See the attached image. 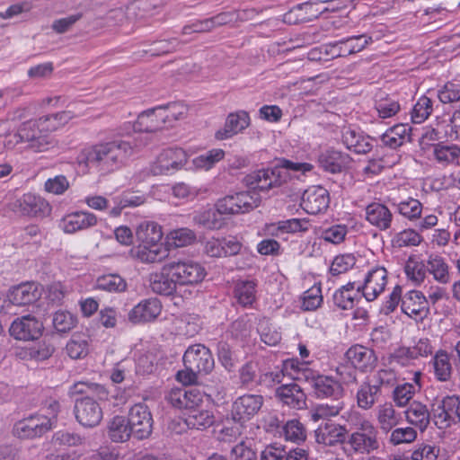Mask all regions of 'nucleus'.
Wrapping results in <instances>:
<instances>
[{
    "label": "nucleus",
    "instance_id": "8fccbe9b",
    "mask_svg": "<svg viewBox=\"0 0 460 460\" xmlns=\"http://www.w3.org/2000/svg\"><path fill=\"white\" fill-rule=\"evenodd\" d=\"M96 288L108 292H122L126 290L127 283L118 274H106L97 279Z\"/></svg>",
    "mask_w": 460,
    "mask_h": 460
},
{
    "label": "nucleus",
    "instance_id": "72a5a7b5",
    "mask_svg": "<svg viewBox=\"0 0 460 460\" xmlns=\"http://www.w3.org/2000/svg\"><path fill=\"white\" fill-rule=\"evenodd\" d=\"M412 128L409 124H397L388 128L382 136L381 141L384 146L396 149L402 146L405 141L411 142Z\"/></svg>",
    "mask_w": 460,
    "mask_h": 460
},
{
    "label": "nucleus",
    "instance_id": "052dcab7",
    "mask_svg": "<svg viewBox=\"0 0 460 460\" xmlns=\"http://www.w3.org/2000/svg\"><path fill=\"white\" fill-rule=\"evenodd\" d=\"M357 259L352 253L337 255L330 267L332 276H338L347 272L356 264Z\"/></svg>",
    "mask_w": 460,
    "mask_h": 460
},
{
    "label": "nucleus",
    "instance_id": "774afa93",
    "mask_svg": "<svg viewBox=\"0 0 460 460\" xmlns=\"http://www.w3.org/2000/svg\"><path fill=\"white\" fill-rule=\"evenodd\" d=\"M398 212L410 220L418 219L422 212V204L415 199H409L397 205Z\"/></svg>",
    "mask_w": 460,
    "mask_h": 460
},
{
    "label": "nucleus",
    "instance_id": "c756f323",
    "mask_svg": "<svg viewBox=\"0 0 460 460\" xmlns=\"http://www.w3.org/2000/svg\"><path fill=\"white\" fill-rule=\"evenodd\" d=\"M97 217L88 211H76L66 215L62 219L63 230L67 234L88 229L96 226Z\"/></svg>",
    "mask_w": 460,
    "mask_h": 460
},
{
    "label": "nucleus",
    "instance_id": "f704fd0d",
    "mask_svg": "<svg viewBox=\"0 0 460 460\" xmlns=\"http://www.w3.org/2000/svg\"><path fill=\"white\" fill-rule=\"evenodd\" d=\"M130 429L127 417L116 415L108 423L107 434L112 442L124 443L133 437Z\"/></svg>",
    "mask_w": 460,
    "mask_h": 460
},
{
    "label": "nucleus",
    "instance_id": "13d9d810",
    "mask_svg": "<svg viewBox=\"0 0 460 460\" xmlns=\"http://www.w3.org/2000/svg\"><path fill=\"white\" fill-rule=\"evenodd\" d=\"M432 110V101L425 95L421 96L413 106L411 111L412 122L417 124L423 122L431 114Z\"/></svg>",
    "mask_w": 460,
    "mask_h": 460
},
{
    "label": "nucleus",
    "instance_id": "680f3d73",
    "mask_svg": "<svg viewBox=\"0 0 460 460\" xmlns=\"http://www.w3.org/2000/svg\"><path fill=\"white\" fill-rule=\"evenodd\" d=\"M54 352L55 346L50 339L47 338H44L40 342L29 349L31 358L40 361L49 358Z\"/></svg>",
    "mask_w": 460,
    "mask_h": 460
},
{
    "label": "nucleus",
    "instance_id": "4468645a",
    "mask_svg": "<svg viewBox=\"0 0 460 460\" xmlns=\"http://www.w3.org/2000/svg\"><path fill=\"white\" fill-rule=\"evenodd\" d=\"M187 159L186 152L181 147L164 149L151 165V172L154 175L172 173L182 168L186 164Z\"/></svg>",
    "mask_w": 460,
    "mask_h": 460
},
{
    "label": "nucleus",
    "instance_id": "603ef678",
    "mask_svg": "<svg viewBox=\"0 0 460 460\" xmlns=\"http://www.w3.org/2000/svg\"><path fill=\"white\" fill-rule=\"evenodd\" d=\"M52 323L58 332L66 333L75 327L77 318L68 311L58 310L53 314Z\"/></svg>",
    "mask_w": 460,
    "mask_h": 460
},
{
    "label": "nucleus",
    "instance_id": "de8ad7c7",
    "mask_svg": "<svg viewBox=\"0 0 460 460\" xmlns=\"http://www.w3.org/2000/svg\"><path fill=\"white\" fill-rule=\"evenodd\" d=\"M433 155L438 163L442 164H458L460 158V146L456 145H434Z\"/></svg>",
    "mask_w": 460,
    "mask_h": 460
},
{
    "label": "nucleus",
    "instance_id": "c85d7f7f",
    "mask_svg": "<svg viewBox=\"0 0 460 460\" xmlns=\"http://www.w3.org/2000/svg\"><path fill=\"white\" fill-rule=\"evenodd\" d=\"M250 125V117L248 112L239 111L234 113H230L226 120L225 126L222 129L216 132V138L218 140L227 139L233 136L242 132Z\"/></svg>",
    "mask_w": 460,
    "mask_h": 460
},
{
    "label": "nucleus",
    "instance_id": "7c9ffc66",
    "mask_svg": "<svg viewBox=\"0 0 460 460\" xmlns=\"http://www.w3.org/2000/svg\"><path fill=\"white\" fill-rule=\"evenodd\" d=\"M318 163L325 172L340 173L347 168L350 163V157L341 151L328 149L320 154Z\"/></svg>",
    "mask_w": 460,
    "mask_h": 460
},
{
    "label": "nucleus",
    "instance_id": "393cba45",
    "mask_svg": "<svg viewBox=\"0 0 460 460\" xmlns=\"http://www.w3.org/2000/svg\"><path fill=\"white\" fill-rule=\"evenodd\" d=\"M162 305L157 298L140 301L128 314V321L134 324L155 320L161 314Z\"/></svg>",
    "mask_w": 460,
    "mask_h": 460
},
{
    "label": "nucleus",
    "instance_id": "5701e85b",
    "mask_svg": "<svg viewBox=\"0 0 460 460\" xmlns=\"http://www.w3.org/2000/svg\"><path fill=\"white\" fill-rule=\"evenodd\" d=\"M348 430L345 426L326 420L315 430V439L319 444L332 447L347 442Z\"/></svg>",
    "mask_w": 460,
    "mask_h": 460
},
{
    "label": "nucleus",
    "instance_id": "79ce46f5",
    "mask_svg": "<svg viewBox=\"0 0 460 460\" xmlns=\"http://www.w3.org/2000/svg\"><path fill=\"white\" fill-rule=\"evenodd\" d=\"M216 353L220 364L228 372L234 371L236 367L238 359L232 346L228 343L227 339L222 336L216 343Z\"/></svg>",
    "mask_w": 460,
    "mask_h": 460
},
{
    "label": "nucleus",
    "instance_id": "a19ab883",
    "mask_svg": "<svg viewBox=\"0 0 460 460\" xmlns=\"http://www.w3.org/2000/svg\"><path fill=\"white\" fill-rule=\"evenodd\" d=\"M221 215L217 211V208L216 209H205L193 216V222L195 225L205 229L218 230L225 225L224 219L220 217Z\"/></svg>",
    "mask_w": 460,
    "mask_h": 460
},
{
    "label": "nucleus",
    "instance_id": "e2e57ef3",
    "mask_svg": "<svg viewBox=\"0 0 460 460\" xmlns=\"http://www.w3.org/2000/svg\"><path fill=\"white\" fill-rule=\"evenodd\" d=\"M224 336L226 339L231 337L236 341H245L250 336V324L244 319H237L230 324Z\"/></svg>",
    "mask_w": 460,
    "mask_h": 460
},
{
    "label": "nucleus",
    "instance_id": "9b49d317",
    "mask_svg": "<svg viewBox=\"0 0 460 460\" xmlns=\"http://www.w3.org/2000/svg\"><path fill=\"white\" fill-rule=\"evenodd\" d=\"M172 278L177 285H195L203 280L206 276L205 269L192 261H172L167 262Z\"/></svg>",
    "mask_w": 460,
    "mask_h": 460
},
{
    "label": "nucleus",
    "instance_id": "49530a36",
    "mask_svg": "<svg viewBox=\"0 0 460 460\" xmlns=\"http://www.w3.org/2000/svg\"><path fill=\"white\" fill-rule=\"evenodd\" d=\"M376 418L379 429L385 434L390 432L399 422V417L390 403H385L378 407Z\"/></svg>",
    "mask_w": 460,
    "mask_h": 460
},
{
    "label": "nucleus",
    "instance_id": "c9c22d12",
    "mask_svg": "<svg viewBox=\"0 0 460 460\" xmlns=\"http://www.w3.org/2000/svg\"><path fill=\"white\" fill-rule=\"evenodd\" d=\"M342 142L348 149L356 154H367L372 148L373 145L368 137L361 136L356 130L349 128H344L342 131Z\"/></svg>",
    "mask_w": 460,
    "mask_h": 460
},
{
    "label": "nucleus",
    "instance_id": "ea45409f",
    "mask_svg": "<svg viewBox=\"0 0 460 460\" xmlns=\"http://www.w3.org/2000/svg\"><path fill=\"white\" fill-rule=\"evenodd\" d=\"M185 423L190 429H206L215 422L214 414L203 409H191L185 417Z\"/></svg>",
    "mask_w": 460,
    "mask_h": 460
},
{
    "label": "nucleus",
    "instance_id": "5fc2aeb1",
    "mask_svg": "<svg viewBox=\"0 0 460 460\" xmlns=\"http://www.w3.org/2000/svg\"><path fill=\"white\" fill-rule=\"evenodd\" d=\"M39 119L40 123H42L43 128L49 133L66 124L72 119V115L70 111H64L42 116Z\"/></svg>",
    "mask_w": 460,
    "mask_h": 460
},
{
    "label": "nucleus",
    "instance_id": "4be33fe9",
    "mask_svg": "<svg viewBox=\"0 0 460 460\" xmlns=\"http://www.w3.org/2000/svg\"><path fill=\"white\" fill-rule=\"evenodd\" d=\"M386 375L385 370H381L375 376V384L364 382L360 385L357 392V404L362 410L371 409L381 396V385L384 383V376Z\"/></svg>",
    "mask_w": 460,
    "mask_h": 460
},
{
    "label": "nucleus",
    "instance_id": "c03bdc74",
    "mask_svg": "<svg viewBox=\"0 0 460 460\" xmlns=\"http://www.w3.org/2000/svg\"><path fill=\"white\" fill-rule=\"evenodd\" d=\"M427 270L433 275V278L441 284H447L450 281L448 265L444 258L439 255H430L427 261Z\"/></svg>",
    "mask_w": 460,
    "mask_h": 460
},
{
    "label": "nucleus",
    "instance_id": "58836bf2",
    "mask_svg": "<svg viewBox=\"0 0 460 460\" xmlns=\"http://www.w3.org/2000/svg\"><path fill=\"white\" fill-rule=\"evenodd\" d=\"M132 254L144 263L161 262L168 255L167 251L162 245L144 243L132 250Z\"/></svg>",
    "mask_w": 460,
    "mask_h": 460
},
{
    "label": "nucleus",
    "instance_id": "864d4df0",
    "mask_svg": "<svg viewBox=\"0 0 460 460\" xmlns=\"http://www.w3.org/2000/svg\"><path fill=\"white\" fill-rule=\"evenodd\" d=\"M163 108V119L165 124L172 126V122L182 119L188 111V108L181 102H172L165 105H160Z\"/></svg>",
    "mask_w": 460,
    "mask_h": 460
},
{
    "label": "nucleus",
    "instance_id": "aec40b11",
    "mask_svg": "<svg viewBox=\"0 0 460 460\" xmlns=\"http://www.w3.org/2000/svg\"><path fill=\"white\" fill-rule=\"evenodd\" d=\"M330 204L328 190L322 186H312L305 190L302 196L303 209L312 215L324 212Z\"/></svg>",
    "mask_w": 460,
    "mask_h": 460
},
{
    "label": "nucleus",
    "instance_id": "a878e982",
    "mask_svg": "<svg viewBox=\"0 0 460 460\" xmlns=\"http://www.w3.org/2000/svg\"><path fill=\"white\" fill-rule=\"evenodd\" d=\"M173 279L168 263H165L160 271L149 275V287L157 295L171 296L175 293L177 288Z\"/></svg>",
    "mask_w": 460,
    "mask_h": 460
},
{
    "label": "nucleus",
    "instance_id": "a18cd8bd",
    "mask_svg": "<svg viewBox=\"0 0 460 460\" xmlns=\"http://www.w3.org/2000/svg\"><path fill=\"white\" fill-rule=\"evenodd\" d=\"M137 236L144 244L159 245L158 243L163 237V232L161 226L156 223L146 222L138 226Z\"/></svg>",
    "mask_w": 460,
    "mask_h": 460
},
{
    "label": "nucleus",
    "instance_id": "2eb2a0df",
    "mask_svg": "<svg viewBox=\"0 0 460 460\" xmlns=\"http://www.w3.org/2000/svg\"><path fill=\"white\" fill-rule=\"evenodd\" d=\"M11 211L28 217H43L49 214V204L40 196L25 193L20 199L9 203Z\"/></svg>",
    "mask_w": 460,
    "mask_h": 460
},
{
    "label": "nucleus",
    "instance_id": "37998d69",
    "mask_svg": "<svg viewBox=\"0 0 460 460\" xmlns=\"http://www.w3.org/2000/svg\"><path fill=\"white\" fill-rule=\"evenodd\" d=\"M257 283L254 280H238L234 288V298L243 306L252 305L255 301Z\"/></svg>",
    "mask_w": 460,
    "mask_h": 460
},
{
    "label": "nucleus",
    "instance_id": "39448f33",
    "mask_svg": "<svg viewBox=\"0 0 460 460\" xmlns=\"http://www.w3.org/2000/svg\"><path fill=\"white\" fill-rule=\"evenodd\" d=\"M261 197L255 190L234 192L219 199L216 203L217 211L223 215L248 213L258 208Z\"/></svg>",
    "mask_w": 460,
    "mask_h": 460
},
{
    "label": "nucleus",
    "instance_id": "2f4dec72",
    "mask_svg": "<svg viewBox=\"0 0 460 460\" xmlns=\"http://www.w3.org/2000/svg\"><path fill=\"white\" fill-rule=\"evenodd\" d=\"M366 220L380 231H385L391 227L393 214L385 205L373 202L366 207Z\"/></svg>",
    "mask_w": 460,
    "mask_h": 460
},
{
    "label": "nucleus",
    "instance_id": "0e129e2a",
    "mask_svg": "<svg viewBox=\"0 0 460 460\" xmlns=\"http://www.w3.org/2000/svg\"><path fill=\"white\" fill-rule=\"evenodd\" d=\"M169 238L172 245L175 247H184L194 243L196 234L189 228H179L171 231Z\"/></svg>",
    "mask_w": 460,
    "mask_h": 460
},
{
    "label": "nucleus",
    "instance_id": "423d86ee",
    "mask_svg": "<svg viewBox=\"0 0 460 460\" xmlns=\"http://www.w3.org/2000/svg\"><path fill=\"white\" fill-rule=\"evenodd\" d=\"M52 429L51 419L43 414L32 413L16 420L12 427V435L22 440L41 438Z\"/></svg>",
    "mask_w": 460,
    "mask_h": 460
},
{
    "label": "nucleus",
    "instance_id": "09e8293b",
    "mask_svg": "<svg viewBox=\"0 0 460 460\" xmlns=\"http://www.w3.org/2000/svg\"><path fill=\"white\" fill-rule=\"evenodd\" d=\"M434 373L438 380L441 382L448 381L452 375V367L448 354L444 350L437 352L433 360Z\"/></svg>",
    "mask_w": 460,
    "mask_h": 460
},
{
    "label": "nucleus",
    "instance_id": "6e6552de",
    "mask_svg": "<svg viewBox=\"0 0 460 460\" xmlns=\"http://www.w3.org/2000/svg\"><path fill=\"white\" fill-rule=\"evenodd\" d=\"M432 420L439 429L460 424V394H448L432 405Z\"/></svg>",
    "mask_w": 460,
    "mask_h": 460
},
{
    "label": "nucleus",
    "instance_id": "bb28decb",
    "mask_svg": "<svg viewBox=\"0 0 460 460\" xmlns=\"http://www.w3.org/2000/svg\"><path fill=\"white\" fill-rule=\"evenodd\" d=\"M279 401L291 409H304L306 406V395L296 383L282 385L275 391Z\"/></svg>",
    "mask_w": 460,
    "mask_h": 460
},
{
    "label": "nucleus",
    "instance_id": "f03ea898",
    "mask_svg": "<svg viewBox=\"0 0 460 460\" xmlns=\"http://www.w3.org/2000/svg\"><path fill=\"white\" fill-rule=\"evenodd\" d=\"M313 165L308 163H295L288 159H279L272 168L261 169L248 174L244 181L253 190H269L279 187L289 179L288 171L310 172Z\"/></svg>",
    "mask_w": 460,
    "mask_h": 460
},
{
    "label": "nucleus",
    "instance_id": "f3484780",
    "mask_svg": "<svg viewBox=\"0 0 460 460\" xmlns=\"http://www.w3.org/2000/svg\"><path fill=\"white\" fill-rule=\"evenodd\" d=\"M43 323L30 314L15 319L9 332L12 337L20 341H34L42 335Z\"/></svg>",
    "mask_w": 460,
    "mask_h": 460
},
{
    "label": "nucleus",
    "instance_id": "7ed1b4c3",
    "mask_svg": "<svg viewBox=\"0 0 460 460\" xmlns=\"http://www.w3.org/2000/svg\"><path fill=\"white\" fill-rule=\"evenodd\" d=\"M182 360L185 370L177 373V379L184 385L195 383L198 375L210 373L215 366L210 349L202 344L189 346L184 352Z\"/></svg>",
    "mask_w": 460,
    "mask_h": 460
},
{
    "label": "nucleus",
    "instance_id": "20e7f679",
    "mask_svg": "<svg viewBox=\"0 0 460 460\" xmlns=\"http://www.w3.org/2000/svg\"><path fill=\"white\" fill-rule=\"evenodd\" d=\"M346 443L353 453L369 455L380 447L378 429L369 420H362Z\"/></svg>",
    "mask_w": 460,
    "mask_h": 460
},
{
    "label": "nucleus",
    "instance_id": "9d476101",
    "mask_svg": "<svg viewBox=\"0 0 460 460\" xmlns=\"http://www.w3.org/2000/svg\"><path fill=\"white\" fill-rule=\"evenodd\" d=\"M97 398L83 396L75 401L74 414L76 421L84 428H94L102 420L103 412Z\"/></svg>",
    "mask_w": 460,
    "mask_h": 460
},
{
    "label": "nucleus",
    "instance_id": "4c0bfd02",
    "mask_svg": "<svg viewBox=\"0 0 460 460\" xmlns=\"http://www.w3.org/2000/svg\"><path fill=\"white\" fill-rule=\"evenodd\" d=\"M408 422L418 427L421 431L426 429L432 419V411L429 412L427 406L420 402L413 401L405 411Z\"/></svg>",
    "mask_w": 460,
    "mask_h": 460
},
{
    "label": "nucleus",
    "instance_id": "0eeeda50",
    "mask_svg": "<svg viewBox=\"0 0 460 460\" xmlns=\"http://www.w3.org/2000/svg\"><path fill=\"white\" fill-rule=\"evenodd\" d=\"M304 379L310 385L312 394L317 399H332L339 401L344 394L341 384L333 376L321 375L313 370L303 373Z\"/></svg>",
    "mask_w": 460,
    "mask_h": 460
},
{
    "label": "nucleus",
    "instance_id": "338daca9",
    "mask_svg": "<svg viewBox=\"0 0 460 460\" xmlns=\"http://www.w3.org/2000/svg\"><path fill=\"white\" fill-rule=\"evenodd\" d=\"M438 97L443 103L460 102V84L446 83L438 92Z\"/></svg>",
    "mask_w": 460,
    "mask_h": 460
},
{
    "label": "nucleus",
    "instance_id": "e433bc0d",
    "mask_svg": "<svg viewBox=\"0 0 460 460\" xmlns=\"http://www.w3.org/2000/svg\"><path fill=\"white\" fill-rule=\"evenodd\" d=\"M69 394L88 396L101 401H107L109 399V392L106 387L93 382L79 381L75 383L69 388Z\"/></svg>",
    "mask_w": 460,
    "mask_h": 460
},
{
    "label": "nucleus",
    "instance_id": "6e6d98bb",
    "mask_svg": "<svg viewBox=\"0 0 460 460\" xmlns=\"http://www.w3.org/2000/svg\"><path fill=\"white\" fill-rule=\"evenodd\" d=\"M407 278L415 285H420L427 273V265L423 261H418L410 258L404 267Z\"/></svg>",
    "mask_w": 460,
    "mask_h": 460
},
{
    "label": "nucleus",
    "instance_id": "6ab92c4d",
    "mask_svg": "<svg viewBox=\"0 0 460 460\" xmlns=\"http://www.w3.org/2000/svg\"><path fill=\"white\" fill-rule=\"evenodd\" d=\"M347 360L354 369L371 372L377 365V356L374 349L360 344L351 346L345 353Z\"/></svg>",
    "mask_w": 460,
    "mask_h": 460
},
{
    "label": "nucleus",
    "instance_id": "b1692460",
    "mask_svg": "<svg viewBox=\"0 0 460 460\" xmlns=\"http://www.w3.org/2000/svg\"><path fill=\"white\" fill-rule=\"evenodd\" d=\"M386 283V270L384 267H376L367 273L364 284L360 286L362 295L367 301H373L385 290Z\"/></svg>",
    "mask_w": 460,
    "mask_h": 460
},
{
    "label": "nucleus",
    "instance_id": "f8f14e48",
    "mask_svg": "<svg viewBox=\"0 0 460 460\" xmlns=\"http://www.w3.org/2000/svg\"><path fill=\"white\" fill-rule=\"evenodd\" d=\"M133 438L143 440L152 434L153 417L149 408L144 403L133 405L127 417Z\"/></svg>",
    "mask_w": 460,
    "mask_h": 460
},
{
    "label": "nucleus",
    "instance_id": "1a4fd4ad",
    "mask_svg": "<svg viewBox=\"0 0 460 460\" xmlns=\"http://www.w3.org/2000/svg\"><path fill=\"white\" fill-rule=\"evenodd\" d=\"M17 137L21 142L27 143L28 147L36 152L48 149L50 144L49 136L42 123H40V119L23 122L17 130Z\"/></svg>",
    "mask_w": 460,
    "mask_h": 460
},
{
    "label": "nucleus",
    "instance_id": "f257e3e1",
    "mask_svg": "<svg viewBox=\"0 0 460 460\" xmlns=\"http://www.w3.org/2000/svg\"><path fill=\"white\" fill-rule=\"evenodd\" d=\"M136 139L134 145L129 141L115 139L84 148L77 155L79 165L94 167L103 173L120 168L132 155L135 147L144 146Z\"/></svg>",
    "mask_w": 460,
    "mask_h": 460
},
{
    "label": "nucleus",
    "instance_id": "69168bd1",
    "mask_svg": "<svg viewBox=\"0 0 460 460\" xmlns=\"http://www.w3.org/2000/svg\"><path fill=\"white\" fill-rule=\"evenodd\" d=\"M363 296H353V294L337 289L332 295V301L335 306L341 310H351L356 303H358Z\"/></svg>",
    "mask_w": 460,
    "mask_h": 460
},
{
    "label": "nucleus",
    "instance_id": "473e14b6",
    "mask_svg": "<svg viewBox=\"0 0 460 460\" xmlns=\"http://www.w3.org/2000/svg\"><path fill=\"white\" fill-rule=\"evenodd\" d=\"M166 398L173 407L186 409L189 411L202 402L199 394L196 390H187L186 388L172 389Z\"/></svg>",
    "mask_w": 460,
    "mask_h": 460
},
{
    "label": "nucleus",
    "instance_id": "412c9836",
    "mask_svg": "<svg viewBox=\"0 0 460 460\" xmlns=\"http://www.w3.org/2000/svg\"><path fill=\"white\" fill-rule=\"evenodd\" d=\"M40 285L36 282H24L9 288L6 297L13 305L22 306L33 304L41 296Z\"/></svg>",
    "mask_w": 460,
    "mask_h": 460
},
{
    "label": "nucleus",
    "instance_id": "cd10ccee",
    "mask_svg": "<svg viewBox=\"0 0 460 460\" xmlns=\"http://www.w3.org/2000/svg\"><path fill=\"white\" fill-rule=\"evenodd\" d=\"M163 108L159 106L141 112L133 125L135 131L152 133L164 128L166 124L163 118Z\"/></svg>",
    "mask_w": 460,
    "mask_h": 460
},
{
    "label": "nucleus",
    "instance_id": "a211bd4d",
    "mask_svg": "<svg viewBox=\"0 0 460 460\" xmlns=\"http://www.w3.org/2000/svg\"><path fill=\"white\" fill-rule=\"evenodd\" d=\"M401 309L416 322H422L429 314V300L421 291L411 290L402 296Z\"/></svg>",
    "mask_w": 460,
    "mask_h": 460
},
{
    "label": "nucleus",
    "instance_id": "bf43d9fd",
    "mask_svg": "<svg viewBox=\"0 0 460 460\" xmlns=\"http://www.w3.org/2000/svg\"><path fill=\"white\" fill-rule=\"evenodd\" d=\"M392 242L393 245L398 248L417 246L422 242V237L413 229H405L398 233Z\"/></svg>",
    "mask_w": 460,
    "mask_h": 460
},
{
    "label": "nucleus",
    "instance_id": "4d7b16f0",
    "mask_svg": "<svg viewBox=\"0 0 460 460\" xmlns=\"http://www.w3.org/2000/svg\"><path fill=\"white\" fill-rule=\"evenodd\" d=\"M88 349L87 340L81 335H74L66 347L67 355L74 359L84 358L88 354Z\"/></svg>",
    "mask_w": 460,
    "mask_h": 460
},
{
    "label": "nucleus",
    "instance_id": "ddd939ff",
    "mask_svg": "<svg viewBox=\"0 0 460 460\" xmlns=\"http://www.w3.org/2000/svg\"><path fill=\"white\" fill-rule=\"evenodd\" d=\"M263 403L264 399L260 394H248L239 396L232 404V420L243 426L259 412Z\"/></svg>",
    "mask_w": 460,
    "mask_h": 460
},
{
    "label": "nucleus",
    "instance_id": "dca6fc26",
    "mask_svg": "<svg viewBox=\"0 0 460 460\" xmlns=\"http://www.w3.org/2000/svg\"><path fill=\"white\" fill-rule=\"evenodd\" d=\"M372 41L371 37L366 35L352 36L326 46H323L320 54L332 55V58H347L360 52Z\"/></svg>",
    "mask_w": 460,
    "mask_h": 460
},
{
    "label": "nucleus",
    "instance_id": "3c124183",
    "mask_svg": "<svg viewBox=\"0 0 460 460\" xmlns=\"http://www.w3.org/2000/svg\"><path fill=\"white\" fill-rule=\"evenodd\" d=\"M282 429L286 440L299 444L306 438L305 428L296 419L288 420Z\"/></svg>",
    "mask_w": 460,
    "mask_h": 460
}]
</instances>
